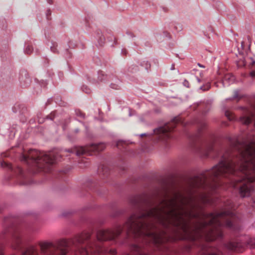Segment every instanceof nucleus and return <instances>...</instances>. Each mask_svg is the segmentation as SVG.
<instances>
[{
    "label": "nucleus",
    "instance_id": "obj_14",
    "mask_svg": "<svg viewBox=\"0 0 255 255\" xmlns=\"http://www.w3.org/2000/svg\"><path fill=\"white\" fill-rule=\"evenodd\" d=\"M226 226L228 227H231L232 225L230 221H228L226 224Z\"/></svg>",
    "mask_w": 255,
    "mask_h": 255
},
{
    "label": "nucleus",
    "instance_id": "obj_19",
    "mask_svg": "<svg viewBox=\"0 0 255 255\" xmlns=\"http://www.w3.org/2000/svg\"><path fill=\"white\" fill-rule=\"evenodd\" d=\"M146 135H147L146 133H142V134H140V136H143Z\"/></svg>",
    "mask_w": 255,
    "mask_h": 255
},
{
    "label": "nucleus",
    "instance_id": "obj_1",
    "mask_svg": "<svg viewBox=\"0 0 255 255\" xmlns=\"http://www.w3.org/2000/svg\"><path fill=\"white\" fill-rule=\"evenodd\" d=\"M186 200L180 194L166 197L158 206L150 209L139 215H132L127 225L134 234L143 235L150 238L156 243L161 241L162 235L153 225L156 220L164 226L172 224L179 226L187 234L192 230L195 234L194 239L206 235L208 226H219L223 216L230 213L221 212L216 214H202L198 217L192 229L189 224V218L196 216L192 205H186Z\"/></svg>",
    "mask_w": 255,
    "mask_h": 255
},
{
    "label": "nucleus",
    "instance_id": "obj_9",
    "mask_svg": "<svg viewBox=\"0 0 255 255\" xmlns=\"http://www.w3.org/2000/svg\"><path fill=\"white\" fill-rule=\"evenodd\" d=\"M79 254L80 255H87L88 253L87 251L84 249H82L78 251V253L77 254Z\"/></svg>",
    "mask_w": 255,
    "mask_h": 255
},
{
    "label": "nucleus",
    "instance_id": "obj_7",
    "mask_svg": "<svg viewBox=\"0 0 255 255\" xmlns=\"http://www.w3.org/2000/svg\"><path fill=\"white\" fill-rule=\"evenodd\" d=\"M241 122L243 124L248 125L251 122V120L249 117H244L241 119Z\"/></svg>",
    "mask_w": 255,
    "mask_h": 255
},
{
    "label": "nucleus",
    "instance_id": "obj_24",
    "mask_svg": "<svg viewBox=\"0 0 255 255\" xmlns=\"http://www.w3.org/2000/svg\"><path fill=\"white\" fill-rule=\"evenodd\" d=\"M76 131L78 132V129H76Z\"/></svg>",
    "mask_w": 255,
    "mask_h": 255
},
{
    "label": "nucleus",
    "instance_id": "obj_10",
    "mask_svg": "<svg viewBox=\"0 0 255 255\" xmlns=\"http://www.w3.org/2000/svg\"><path fill=\"white\" fill-rule=\"evenodd\" d=\"M32 47L30 45H28L25 49V51L27 54H30L32 52Z\"/></svg>",
    "mask_w": 255,
    "mask_h": 255
},
{
    "label": "nucleus",
    "instance_id": "obj_5",
    "mask_svg": "<svg viewBox=\"0 0 255 255\" xmlns=\"http://www.w3.org/2000/svg\"><path fill=\"white\" fill-rule=\"evenodd\" d=\"M66 253V249L64 247H58L56 251V255H65Z\"/></svg>",
    "mask_w": 255,
    "mask_h": 255
},
{
    "label": "nucleus",
    "instance_id": "obj_16",
    "mask_svg": "<svg viewBox=\"0 0 255 255\" xmlns=\"http://www.w3.org/2000/svg\"><path fill=\"white\" fill-rule=\"evenodd\" d=\"M201 200H202V201L203 202H208V200L206 199H205V197L204 196H202L201 197Z\"/></svg>",
    "mask_w": 255,
    "mask_h": 255
},
{
    "label": "nucleus",
    "instance_id": "obj_2",
    "mask_svg": "<svg viewBox=\"0 0 255 255\" xmlns=\"http://www.w3.org/2000/svg\"><path fill=\"white\" fill-rule=\"evenodd\" d=\"M122 230L120 226H117L114 231L109 230H99L97 233V239L101 241L112 240L120 235Z\"/></svg>",
    "mask_w": 255,
    "mask_h": 255
},
{
    "label": "nucleus",
    "instance_id": "obj_8",
    "mask_svg": "<svg viewBox=\"0 0 255 255\" xmlns=\"http://www.w3.org/2000/svg\"><path fill=\"white\" fill-rule=\"evenodd\" d=\"M27 158H31L33 160H38L39 159L38 158H36L32 156H26V155H22L21 157V160H23V161H25Z\"/></svg>",
    "mask_w": 255,
    "mask_h": 255
},
{
    "label": "nucleus",
    "instance_id": "obj_17",
    "mask_svg": "<svg viewBox=\"0 0 255 255\" xmlns=\"http://www.w3.org/2000/svg\"><path fill=\"white\" fill-rule=\"evenodd\" d=\"M250 75L253 77H255V71H252Z\"/></svg>",
    "mask_w": 255,
    "mask_h": 255
},
{
    "label": "nucleus",
    "instance_id": "obj_25",
    "mask_svg": "<svg viewBox=\"0 0 255 255\" xmlns=\"http://www.w3.org/2000/svg\"><path fill=\"white\" fill-rule=\"evenodd\" d=\"M235 186L237 187H238V185H235Z\"/></svg>",
    "mask_w": 255,
    "mask_h": 255
},
{
    "label": "nucleus",
    "instance_id": "obj_3",
    "mask_svg": "<svg viewBox=\"0 0 255 255\" xmlns=\"http://www.w3.org/2000/svg\"><path fill=\"white\" fill-rule=\"evenodd\" d=\"M234 80L235 78L233 76L226 75L223 81V85L225 87L227 86L228 84L233 83Z\"/></svg>",
    "mask_w": 255,
    "mask_h": 255
},
{
    "label": "nucleus",
    "instance_id": "obj_11",
    "mask_svg": "<svg viewBox=\"0 0 255 255\" xmlns=\"http://www.w3.org/2000/svg\"><path fill=\"white\" fill-rule=\"evenodd\" d=\"M81 238H82V239H78V240H77V241H78L79 243H82V241H83V240L84 239H85V238H86V239H87V234H84V235H83L81 236Z\"/></svg>",
    "mask_w": 255,
    "mask_h": 255
},
{
    "label": "nucleus",
    "instance_id": "obj_4",
    "mask_svg": "<svg viewBox=\"0 0 255 255\" xmlns=\"http://www.w3.org/2000/svg\"><path fill=\"white\" fill-rule=\"evenodd\" d=\"M170 130V129L167 127H160V128H158L154 129V132H156L157 133H160H160L164 134V133H165L168 132Z\"/></svg>",
    "mask_w": 255,
    "mask_h": 255
},
{
    "label": "nucleus",
    "instance_id": "obj_13",
    "mask_svg": "<svg viewBox=\"0 0 255 255\" xmlns=\"http://www.w3.org/2000/svg\"><path fill=\"white\" fill-rule=\"evenodd\" d=\"M183 85L187 88L189 87V83L188 81L185 80L183 82Z\"/></svg>",
    "mask_w": 255,
    "mask_h": 255
},
{
    "label": "nucleus",
    "instance_id": "obj_12",
    "mask_svg": "<svg viewBox=\"0 0 255 255\" xmlns=\"http://www.w3.org/2000/svg\"><path fill=\"white\" fill-rule=\"evenodd\" d=\"M44 160H45L46 162L49 163H52L53 161L49 159V157L46 155L44 158Z\"/></svg>",
    "mask_w": 255,
    "mask_h": 255
},
{
    "label": "nucleus",
    "instance_id": "obj_6",
    "mask_svg": "<svg viewBox=\"0 0 255 255\" xmlns=\"http://www.w3.org/2000/svg\"><path fill=\"white\" fill-rule=\"evenodd\" d=\"M87 148L86 147H81L79 150H78L76 152V154L77 155H80L83 154L87 152Z\"/></svg>",
    "mask_w": 255,
    "mask_h": 255
},
{
    "label": "nucleus",
    "instance_id": "obj_23",
    "mask_svg": "<svg viewBox=\"0 0 255 255\" xmlns=\"http://www.w3.org/2000/svg\"><path fill=\"white\" fill-rule=\"evenodd\" d=\"M241 180H238V182H241Z\"/></svg>",
    "mask_w": 255,
    "mask_h": 255
},
{
    "label": "nucleus",
    "instance_id": "obj_18",
    "mask_svg": "<svg viewBox=\"0 0 255 255\" xmlns=\"http://www.w3.org/2000/svg\"><path fill=\"white\" fill-rule=\"evenodd\" d=\"M238 97V92L236 91L235 92V94L234 95V98H237Z\"/></svg>",
    "mask_w": 255,
    "mask_h": 255
},
{
    "label": "nucleus",
    "instance_id": "obj_21",
    "mask_svg": "<svg viewBox=\"0 0 255 255\" xmlns=\"http://www.w3.org/2000/svg\"><path fill=\"white\" fill-rule=\"evenodd\" d=\"M198 65H199V66L200 67H202V68H203V67H204L203 66H202V65H200V64H198Z\"/></svg>",
    "mask_w": 255,
    "mask_h": 255
},
{
    "label": "nucleus",
    "instance_id": "obj_20",
    "mask_svg": "<svg viewBox=\"0 0 255 255\" xmlns=\"http://www.w3.org/2000/svg\"><path fill=\"white\" fill-rule=\"evenodd\" d=\"M196 80H197V81L199 83L200 82V80L199 78H198V77H196Z\"/></svg>",
    "mask_w": 255,
    "mask_h": 255
},
{
    "label": "nucleus",
    "instance_id": "obj_15",
    "mask_svg": "<svg viewBox=\"0 0 255 255\" xmlns=\"http://www.w3.org/2000/svg\"><path fill=\"white\" fill-rule=\"evenodd\" d=\"M212 237L211 238H209V239L208 240L209 241H212V240H214V237L215 236V233H212Z\"/></svg>",
    "mask_w": 255,
    "mask_h": 255
},
{
    "label": "nucleus",
    "instance_id": "obj_22",
    "mask_svg": "<svg viewBox=\"0 0 255 255\" xmlns=\"http://www.w3.org/2000/svg\"><path fill=\"white\" fill-rule=\"evenodd\" d=\"M67 151L68 152H71V151L70 150H69H69H67Z\"/></svg>",
    "mask_w": 255,
    "mask_h": 255
}]
</instances>
